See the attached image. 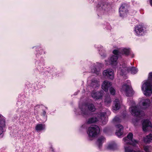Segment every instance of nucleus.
Listing matches in <instances>:
<instances>
[{"mask_svg":"<svg viewBox=\"0 0 152 152\" xmlns=\"http://www.w3.org/2000/svg\"><path fill=\"white\" fill-rule=\"evenodd\" d=\"M152 72L148 74V79L142 83V90L143 94L147 96H151L152 94Z\"/></svg>","mask_w":152,"mask_h":152,"instance_id":"obj_1","label":"nucleus"},{"mask_svg":"<svg viewBox=\"0 0 152 152\" xmlns=\"http://www.w3.org/2000/svg\"><path fill=\"white\" fill-rule=\"evenodd\" d=\"M133 134L131 133H129L127 136V137L123 139L124 144V149L125 152H141L139 150L135 151L133 150L130 147L127 146L128 145H132L133 146L135 145L138 143V141L133 139Z\"/></svg>","mask_w":152,"mask_h":152,"instance_id":"obj_2","label":"nucleus"},{"mask_svg":"<svg viewBox=\"0 0 152 152\" xmlns=\"http://www.w3.org/2000/svg\"><path fill=\"white\" fill-rule=\"evenodd\" d=\"M138 71V70L136 67H127L126 65L124 64L122 65H120L118 68L117 73L118 75L123 76L129 72H130L132 74H136Z\"/></svg>","mask_w":152,"mask_h":152,"instance_id":"obj_3","label":"nucleus"},{"mask_svg":"<svg viewBox=\"0 0 152 152\" xmlns=\"http://www.w3.org/2000/svg\"><path fill=\"white\" fill-rule=\"evenodd\" d=\"M106 114V113H102L98 115H95L94 117L90 118L87 121L88 124H91L99 120L102 121L103 124H106L107 121V118L105 116Z\"/></svg>","mask_w":152,"mask_h":152,"instance_id":"obj_4","label":"nucleus"},{"mask_svg":"<svg viewBox=\"0 0 152 152\" xmlns=\"http://www.w3.org/2000/svg\"><path fill=\"white\" fill-rule=\"evenodd\" d=\"M129 102L130 106L129 110L132 114L134 116L139 117L144 115L143 112L140 111L138 107L135 105V103L134 101L130 100Z\"/></svg>","mask_w":152,"mask_h":152,"instance_id":"obj_5","label":"nucleus"},{"mask_svg":"<svg viewBox=\"0 0 152 152\" xmlns=\"http://www.w3.org/2000/svg\"><path fill=\"white\" fill-rule=\"evenodd\" d=\"M146 31L144 26L139 24L135 26L134 29V33L137 36H142L145 35Z\"/></svg>","mask_w":152,"mask_h":152,"instance_id":"obj_6","label":"nucleus"},{"mask_svg":"<svg viewBox=\"0 0 152 152\" xmlns=\"http://www.w3.org/2000/svg\"><path fill=\"white\" fill-rule=\"evenodd\" d=\"M99 132V128L98 126L96 125H92L88 129L87 134L90 137H95Z\"/></svg>","mask_w":152,"mask_h":152,"instance_id":"obj_7","label":"nucleus"},{"mask_svg":"<svg viewBox=\"0 0 152 152\" xmlns=\"http://www.w3.org/2000/svg\"><path fill=\"white\" fill-rule=\"evenodd\" d=\"M120 91L127 96H131L133 94V91L129 84L123 85L121 88Z\"/></svg>","mask_w":152,"mask_h":152,"instance_id":"obj_8","label":"nucleus"},{"mask_svg":"<svg viewBox=\"0 0 152 152\" xmlns=\"http://www.w3.org/2000/svg\"><path fill=\"white\" fill-rule=\"evenodd\" d=\"M139 103L142 105L143 109H146L150 106L151 102L148 99L142 98L139 99Z\"/></svg>","mask_w":152,"mask_h":152,"instance_id":"obj_9","label":"nucleus"},{"mask_svg":"<svg viewBox=\"0 0 152 152\" xmlns=\"http://www.w3.org/2000/svg\"><path fill=\"white\" fill-rule=\"evenodd\" d=\"M118 56H117L112 55L109 58L108 61L105 60V64L107 65L111 64L115 65L117 64Z\"/></svg>","mask_w":152,"mask_h":152,"instance_id":"obj_10","label":"nucleus"},{"mask_svg":"<svg viewBox=\"0 0 152 152\" xmlns=\"http://www.w3.org/2000/svg\"><path fill=\"white\" fill-rule=\"evenodd\" d=\"M152 128V125L148 120H145L142 123V129L143 131H146L150 130Z\"/></svg>","mask_w":152,"mask_h":152,"instance_id":"obj_11","label":"nucleus"},{"mask_svg":"<svg viewBox=\"0 0 152 152\" xmlns=\"http://www.w3.org/2000/svg\"><path fill=\"white\" fill-rule=\"evenodd\" d=\"M87 107L90 111H94L95 110V108L93 104H90L88 105L84 104L83 105L82 107L81 108L82 114H85V112L87 111V109L86 108Z\"/></svg>","mask_w":152,"mask_h":152,"instance_id":"obj_12","label":"nucleus"},{"mask_svg":"<svg viewBox=\"0 0 152 152\" xmlns=\"http://www.w3.org/2000/svg\"><path fill=\"white\" fill-rule=\"evenodd\" d=\"M103 75L105 77L113 79V71L111 69H108L104 70L103 72Z\"/></svg>","mask_w":152,"mask_h":152,"instance_id":"obj_13","label":"nucleus"},{"mask_svg":"<svg viewBox=\"0 0 152 152\" xmlns=\"http://www.w3.org/2000/svg\"><path fill=\"white\" fill-rule=\"evenodd\" d=\"M119 12L121 17H124L126 16L128 12L126 6L125 5H122L119 8Z\"/></svg>","mask_w":152,"mask_h":152,"instance_id":"obj_14","label":"nucleus"},{"mask_svg":"<svg viewBox=\"0 0 152 152\" xmlns=\"http://www.w3.org/2000/svg\"><path fill=\"white\" fill-rule=\"evenodd\" d=\"M116 134L118 136H120L123 133V126L119 124L116 125Z\"/></svg>","mask_w":152,"mask_h":152,"instance_id":"obj_15","label":"nucleus"},{"mask_svg":"<svg viewBox=\"0 0 152 152\" xmlns=\"http://www.w3.org/2000/svg\"><path fill=\"white\" fill-rule=\"evenodd\" d=\"M111 85V83L110 82L104 81L102 84V88L104 91L107 92L108 91V88Z\"/></svg>","mask_w":152,"mask_h":152,"instance_id":"obj_16","label":"nucleus"},{"mask_svg":"<svg viewBox=\"0 0 152 152\" xmlns=\"http://www.w3.org/2000/svg\"><path fill=\"white\" fill-rule=\"evenodd\" d=\"M102 94L99 92L94 91L92 94V97L95 99H100L102 97Z\"/></svg>","mask_w":152,"mask_h":152,"instance_id":"obj_17","label":"nucleus"},{"mask_svg":"<svg viewBox=\"0 0 152 152\" xmlns=\"http://www.w3.org/2000/svg\"><path fill=\"white\" fill-rule=\"evenodd\" d=\"M120 106V104L119 100L118 99H115L114 102L113 109L115 110H117L119 109Z\"/></svg>","mask_w":152,"mask_h":152,"instance_id":"obj_18","label":"nucleus"},{"mask_svg":"<svg viewBox=\"0 0 152 152\" xmlns=\"http://www.w3.org/2000/svg\"><path fill=\"white\" fill-rule=\"evenodd\" d=\"M5 125V121L4 120H1L0 121V135L2 134L4 132V129Z\"/></svg>","mask_w":152,"mask_h":152,"instance_id":"obj_19","label":"nucleus"},{"mask_svg":"<svg viewBox=\"0 0 152 152\" xmlns=\"http://www.w3.org/2000/svg\"><path fill=\"white\" fill-rule=\"evenodd\" d=\"M108 6L106 4H102L99 7V10H100L102 13H104L105 12L107 11Z\"/></svg>","mask_w":152,"mask_h":152,"instance_id":"obj_20","label":"nucleus"},{"mask_svg":"<svg viewBox=\"0 0 152 152\" xmlns=\"http://www.w3.org/2000/svg\"><path fill=\"white\" fill-rule=\"evenodd\" d=\"M98 65H97L96 66V67H95V69H93L92 70L91 72H92L94 73H95L96 75H99L100 73V68L97 67L98 66L100 65L101 67H102L103 66V65L99 63L98 64Z\"/></svg>","mask_w":152,"mask_h":152,"instance_id":"obj_21","label":"nucleus"},{"mask_svg":"<svg viewBox=\"0 0 152 152\" xmlns=\"http://www.w3.org/2000/svg\"><path fill=\"white\" fill-rule=\"evenodd\" d=\"M144 142L146 143L152 142V134H150L143 138Z\"/></svg>","mask_w":152,"mask_h":152,"instance_id":"obj_22","label":"nucleus"},{"mask_svg":"<svg viewBox=\"0 0 152 152\" xmlns=\"http://www.w3.org/2000/svg\"><path fill=\"white\" fill-rule=\"evenodd\" d=\"M45 128V125L42 124H38L35 127V129L37 131H40L44 129Z\"/></svg>","mask_w":152,"mask_h":152,"instance_id":"obj_23","label":"nucleus"},{"mask_svg":"<svg viewBox=\"0 0 152 152\" xmlns=\"http://www.w3.org/2000/svg\"><path fill=\"white\" fill-rule=\"evenodd\" d=\"M91 85L94 88L99 86V82L96 79H94L92 80Z\"/></svg>","mask_w":152,"mask_h":152,"instance_id":"obj_24","label":"nucleus"},{"mask_svg":"<svg viewBox=\"0 0 152 152\" xmlns=\"http://www.w3.org/2000/svg\"><path fill=\"white\" fill-rule=\"evenodd\" d=\"M122 54L126 56H128L131 53L130 49L129 48H123L121 50Z\"/></svg>","mask_w":152,"mask_h":152,"instance_id":"obj_25","label":"nucleus"},{"mask_svg":"<svg viewBox=\"0 0 152 152\" xmlns=\"http://www.w3.org/2000/svg\"><path fill=\"white\" fill-rule=\"evenodd\" d=\"M104 141L105 138L103 137H101L98 139L97 143L99 148Z\"/></svg>","mask_w":152,"mask_h":152,"instance_id":"obj_26","label":"nucleus"},{"mask_svg":"<svg viewBox=\"0 0 152 152\" xmlns=\"http://www.w3.org/2000/svg\"><path fill=\"white\" fill-rule=\"evenodd\" d=\"M108 148L110 150H114L117 149L118 146L115 143H113L109 145Z\"/></svg>","mask_w":152,"mask_h":152,"instance_id":"obj_27","label":"nucleus"},{"mask_svg":"<svg viewBox=\"0 0 152 152\" xmlns=\"http://www.w3.org/2000/svg\"><path fill=\"white\" fill-rule=\"evenodd\" d=\"M143 149L145 152H150L151 150V148L150 146H144Z\"/></svg>","mask_w":152,"mask_h":152,"instance_id":"obj_28","label":"nucleus"},{"mask_svg":"<svg viewBox=\"0 0 152 152\" xmlns=\"http://www.w3.org/2000/svg\"><path fill=\"white\" fill-rule=\"evenodd\" d=\"M114 123L116 124L117 122H120V119L118 117H115L113 120Z\"/></svg>","mask_w":152,"mask_h":152,"instance_id":"obj_29","label":"nucleus"},{"mask_svg":"<svg viewBox=\"0 0 152 152\" xmlns=\"http://www.w3.org/2000/svg\"><path fill=\"white\" fill-rule=\"evenodd\" d=\"M113 54L115 55V56H118L119 54V50H113Z\"/></svg>","mask_w":152,"mask_h":152,"instance_id":"obj_30","label":"nucleus"},{"mask_svg":"<svg viewBox=\"0 0 152 152\" xmlns=\"http://www.w3.org/2000/svg\"><path fill=\"white\" fill-rule=\"evenodd\" d=\"M110 94L113 95H114L115 93V89L112 87H111L110 88Z\"/></svg>","mask_w":152,"mask_h":152,"instance_id":"obj_31","label":"nucleus"},{"mask_svg":"<svg viewBox=\"0 0 152 152\" xmlns=\"http://www.w3.org/2000/svg\"><path fill=\"white\" fill-rule=\"evenodd\" d=\"M110 102L111 100L109 98H107L105 101V103L106 104H107V105L109 103H110Z\"/></svg>","mask_w":152,"mask_h":152,"instance_id":"obj_32","label":"nucleus"},{"mask_svg":"<svg viewBox=\"0 0 152 152\" xmlns=\"http://www.w3.org/2000/svg\"><path fill=\"white\" fill-rule=\"evenodd\" d=\"M50 151H51L52 152H54V149L51 146L50 147Z\"/></svg>","mask_w":152,"mask_h":152,"instance_id":"obj_33","label":"nucleus"},{"mask_svg":"<svg viewBox=\"0 0 152 152\" xmlns=\"http://www.w3.org/2000/svg\"><path fill=\"white\" fill-rule=\"evenodd\" d=\"M42 114L44 116H46V113L45 111H43L42 113Z\"/></svg>","mask_w":152,"mask_h":152,"instance_id":"obj_34","label":"nucleus"},{"mask_svg":"<svg viewBox=\"0 0 152 152\" xmlns=\"http://www.w3.org/2000/svg\"><path fill=\"white\" fill-rule=\"evenodd\" d=\"M150 4L152 6V0H149Z\"/></svg>","mask_w":152,"mask_h":152,"instance_id":"obj_35","label":"nucleus"},{"mask_svg":"<svg viewBox=\"0 0 152 152\" xmlns=\"http://www.w3.org/2000/svg\"><path fill=\"white\" fill-rule=\"evenodd\" d=\"M133 56H132V57H133L134 56V54H133Z\"/></svg>","mask_w":152,"mask_h":152,"instance_id":"obj_36","label":"nucleus"},{"mask_svg":"<svg viewBox=\"0 0 152 152\" xmlns=\"http://www.w3.org/2000/svg\"><path fill=\"white\" fill-rule=\"evenodd\" d=\"M151 101H152V97L151 98Z\"/></svg>","mask_w":152,"mask_h":152,"instance_id":"obj_37","label":"nucleus"},{"mask_svg":"<svg viewBox=\"0 0 152 152\" xmlns=\"http://www.w3.org/2000/svg\"><path fill=\"white\" fill-rule=\"evenodd\" d=\"M46 120H43V121H45Z\"/></svg>","mask_w":152,"mask_h":152,"instance_id":"obj_38","label":"nucleus"}]
</instances>
